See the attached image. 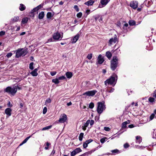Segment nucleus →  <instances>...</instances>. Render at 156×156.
Masks as SVG:
<instances>
[{"mask_svg":"<svg viewBox=\"0 0 156 156\" xmlns=\"http://www.w3.org/2000/svg\"><path fill=\"white\" fill-rule=\"evenodd\" d=\"M42 7V5H40L38 6H37L36 7V9H37V10H39L40 9H41Z\"/></svg>","mask_w":156,"mask_h":156,"instance_id":"obj_52","label":"nucleus"},{"mask_svg":"<svg viewBox=\"0 0 156 156\" xmlns=\"http://www.w3.org/2000/svg\"><path fill=\"white\" fill-rule=\"evenodd\" d=\"M27 53V49L23 50V48H19L16 50V57L18 58L21 56H24Z\"/></svg>","mask_w":156,"mask_h":156,"instance_id":"obj_3","label":"nucleus"},{"mask_svg":"<svg viewBox=\"0 0 156 156\" xmlns=\"http://www.w3.org/2000/svg\"><path fill=\"white\" fill-rule=\"evenodd\" d=\"M52 36L53 39L55 41L61 40L63 37V34L62 32H57L54 33Z\"/></svg>","mask_w":156,"mask_h":156,"instance_id":"obj_6","label":"nucleus"},{"mask_svg":"<svg viewBox=\"0 0 156 156\" xmlns=\"http://www.w3.org/2000/svg\"><path fill=\"white\" fill-rule=\"evenodd\" d=\"M72 104V103L71 102V101H70L67 104V105L68 106H69L71 105Z\"/></svg>","mask_w":156,"mask_h":156,"instance_id":"obj_63","label":"nucleus"},{"mask_svg":"<svg viewBox=\"0 0 156 156\" xmlns=\"http://www.w3.org/2000/svg\"><path fill=\"white\" fill-rule=\"evenodd\" d=\"M34 63L33 62H31L30 63L29 65V68L33 70L34 68L33 67Z\"/></svg>","mask_w":156,"mask_h":156,"instance_id":"obj_32","label":"nucleus"},{"mask_svg":"<svg viewBox=\"0 0 156 156\" xmlns=\"http://www.w3.org/2000/svg\"><path fill=\"white\" fill-rule=\"evenodd\" d=\"M12 53L11 52L7 54L6 56L7 57L9 58L12 56Z\"/></svg>","mask_w":156,"mask_h":156,"instance_id":"obj_45","label":"nucleus"},{"mask_svg":"<svg viewBox=\"0 0 156 156\" xmlns=\"http://www.w3.org/2000/svg\"><path fill=\"white\" fill-rule=\"evenodd\" d=\"M104 129L106 131H110V129L108 127H105Z\"/></svg>","mask_w":156,"mask_h":156,"instance_id":"obj_47","label":"nucleus"},{"mask_svg":"<svg viewBox=\"0 0 156 156\" xmlns=\"http://www.w3.org/2000/svg\"><path fill=\"white\" fill-rule=\"evenodd\" d=\"M135 141L136 143L140 144L142 142V138L140 136H137L135 137Z\"/></svg>","mask_w":156,"mask_h":156,"instance_id":"obj_15","label":"nucleus"},{"mask_svg":"<svg viewBox=\"0 0 156 156\" xmlns=\"http://www.w3.org/2000/svg\"><path fill=\"white\" fill-rule=\"evenodd\" d=\"M44 16V12H41L38 15V18L39 19H42Z\"/></svg>","mask_w":156,"mask_h":156,"instance_id":"obj_25","label":"nucleus"},{"mask_svg":"<svg viewBox=\"0 0 156 156\" xmlns=\"http://www.w3.org/2000/svg\"><path fill=\"white\" fill-rule=\"evenodd\" d=\"M130 6L133 9H136L138 7V3L136 1L132 2L130 3Z\"/></svg>","mask_w":156,"mask_h":156,"instance_id":"obj_12","label":"nucleus"},{"mask_svg":"<svg viewBox=\"0 0 156 156\" xmlns=\"http://www.w3.org/2000/svg\"><path fill=\"white\" fill-rule=\"evenodd\" d=\"M136 148L139 149H143V147L142 146H137Z\"/></svg>","mask_w":156,"mask_h":156,"instance_id":"obj_61","label":"nucleus"},{"mask_svg":"<svg viewBox=\"0 0 156 156\" xmlns=\"http://www.w3.org/2000/svg\"><path fill=\"white\" fill-rule=\"evenodd\" d=\"M97 92V91L96 90L88 91L83 93V95H86L88 96H92L94 95Z\"/></svg>","mask_w":156,"mask_h":156,"instance_id":"obj_8","label":"nucleus"},{"mask_svg":"<svg viewBox=\"0 0 156 156\" xmlns=\"http://www.w3.org/2000/svg\"><path fill=\"white\" fill-rule=\"evenodd\" d=\"M84 134L83 133H81L79 136V140L80 141H82V140L83 137V136Z\"/></svg>","mask_w":156,"mask_h":156,"instance_id":"obj_29","label":"nucleus"},{"mask_svg":"<svg viewBox=\"0 0 156 156\" xmlns=\"http://www.w3.org/2000/svg\"><path fill=\"white\" fill-rule=\"evenodd\" d=\"M51 102V100L50 98H48L45 101V103H50Z\"/></svg>","mask_w":156,"mask_h":156,"instance_id":"obj_53","label":"nucleus"},{"mask_svg":"<svg viewBox=\"0 0 156 156\" xmlns=\"http://www.w3.org/2000/svg\"><path fill=\"white\" fill-rule=\"evenodd\" d=\"M110 0H101L98 5V8H102L105 6Z\"/></svg>","mask_w":156,"mask_h":156,"instance_id":"obj_7","label":"nucleus"},{"mask_svg":"<svg viewBox=\"0 0 156 156\" xmlns=\"http://www.w3.org/2000/svg\"><path fill=\"white\" fill-rule=\"evenodd\" d=\"M54 39H53V38H49L48 40V42H53L54 41Z\"/></svg>","mask_w":156,"mask_h":156,"instance_id":"obj_55","label":"nucleus"},{"mask_svg":"<svg viewBox=\"0 0 156 156\" xmlns=\"http://www.w3.org/2000/svg\"><path fill=\"white\" fill-rule=\"evenodd\" d=\"M105 109V107L104 103L102 102H98L97 111L99 114H101Z\"/></svg>","mask_w":156,"mask_h":156,"instance_id":"obj_4","label":"nucleus"},{"mask_svg":"<svg viewBox=\"0 0 156 156\" xmlns=\"http://www.w3.org/2000/svg\"><path fill=\"white\" fill-rule=\"evenodd\" d=\"M92 57V54L91 53L88 54L87 56V58L89 60Z\"/></svg>","mask_w":156,"mask_h":156,"instance_id":"obj_34","label":"nucleus"},{"mask_svg":"<svg viewBox=\"0 0 156 156\" xmlns=\"http://www.w3.org/2000/svg\"><path fill=\"white\" fill-rule=\"evenodd\" d=\"M27 140L25 139L23 141V142H22V143L20 144V146H21L22 145V144H25V143H26L27 142Z\"/></svg>","mask_w":156,"mask_h":156,"instance_id":"obj_58","label":"nucleus"},{"mask_svg":"<svg viewBox=\"0 0 156 156\" xmlns=\"http://www.w3.org/2000/svg\"><path fill=\"white\" fill-rule=\"evenodd\" d=\"M19 17L18 16H14L11 19V21L13 22H15L19 20Z\"/></svg>","mask_w":156,"mask_h":156,"instance_id":"obj_21","label":"nucleus"},{"mask_svg":"<svg viewBox=\"0 0 156 156\" xmlns=\"http://www.w3.org/2000/svg\"><path fill=\"white\" fill-rule=\"evenodd\" d=\"M154 98L152 97L149 98L148 99L149 101L150 102H154Z\"/></svg>","mask_w":156,"mask_h":156,"instance_id":"obj_35","label":"nucleus"},{"mask_svg":"<svg viewBox=\"0 0 156 156\" xmlns=\"http://www.w3.org/2000/svg\"><path fill=\"white\" fill-rule=\"evenodd\" d=\"M129 146V144L128 143H126L124 145V147L125 148H127Z\"/></svg>","mask_w":156,"mask_h":156,"instance_id":"obj_51","label":"nucleus"},{"mask_svg":"<svg viewBox=\"0 0 156 156\" xmlns=\"http://www.w3.org/2000/svg\"><path fill=\"white\" fill-rule=\"evenodd\" d=\"M58 78H55V79H53L52 80V82L53 83H55V84H58L59 83Z\"/></svg>","mask_w":156,"mask_h":156,"instance_id":"obj_28","label":"nucleus"},{"mask_svg":"<svg viewBox=\"0 0 156 156\" xmlns=\"http://www.w3.org/2000/svg\"><path fill=\"white\" fill-rule=\"evenodd\" d=\"M154 118H156V110H154V113L152 114L150 116V120H152Z\"/></svg>","mask_w":156,"mask_h":156,"instance_id":"obj_18","label":"nucleus"},{"mask_svg":"<svg viewBox=\"0 0 156 156\" xmlns=\"http://www.w3.org/2000/svg\"><path fill=\"white\" fill-rule=\"evenodd\" d=\"M12 110L10 108H7L5 110V113L8 116H10L11 115Z\"/></svg>","mask_w":156,"mask_h":156,"instance_id":"obj_13","label":"nucleus"},{"mask_svg":"<svg viewBox=\"0 0 156 156\" xmlns=\"http://www.w3.org/2000/svg\"><path fill=\"white\" fill-rule=\"evenodd\" d=\"M98 62L97 64H102L104 61V58L102 57L101 55H99L97 58Z\"/></svg>","mask_w":156,"mask_h":156,"instance_id":"obj_11","label":"nucleus"},{"mask_svg":"<svg viewBox=\"0 0 156 156\" xmlns=\"http://www.w3.org/2000/svg\"><path fill=\"white\" fill-rule=\"evenodd\" d=\"M90 122V120H88L84 124V126H82L83 129L85 131L86 129V128L88 126Z\"/></svg>","mask_w":156,"mask_h":156,"instance_id":"obj_17","label":"nucleus"},{"mask_svg":"<svg viewBox=\"0 0 156 156\" xmlns=\"http://www.w3.org/2000/svg\"><path fill=\"white\" fill-rule=\"evenodd\" d=\"M106 56L108 58L110 59L112 56V54L109 51L106 52Z\"/></svg>","mask_w":156,"mask_h":156,"instance_id":"obj_23","label":"nucleus"},{"mask_svg":"<svg viewBox=\"0 0 156 156\" xmlns=\"http://www.w3.org/2000/svg\"><path fill=\"white\" fill-rule=\"evenodd\" d=\"M117 79V76L115 74H113L110 78L107 80L105 81V84L106 86L107 84H108L114 86L116 84Z\"/></svg>","mask_w":156,"mask_h":156,"instance_id":"obj_1","label":"nucleus"},{"mask_svg":"<svg viewBox=\"0 0 156 156\" xmlns=\"http://www.w3.org/2000/svg\"><path fill=\"white\" fill-rule=\"evenodd\" d=\"M100 17V16L98 15L97 17H95V19L96 20H97Z\"/></svg>","mask_w":156,"mask_h":156,"instance_id":"obj_62","label":"nucleus"},{"mask_svg":"<svg viewBox=\"0 0 156 156\" xmlns=\"http://www.w3.org/2000/svg\"><path fill=\"white\" fill-rule=\"evenodd\" d=\"M129 24L130 26H133L136 23L135 21L133 20H130L129 21Z\"/></svg>","mask_w":156,"mask_h":156,"instance_id":"obj_27","label":"nucleus"},{"mask_svg":"<svg viewBox=\"0 0 156 156\" xmlns=\"http://www.w3.org/2000/svg\"><path fill=\"white\" fill-rule=\"evenodd\" d=\"M114 88H112L110 90H108V92L110 93H112L114 91Z\"/></svg>","mask_w":156,"mask_h":156,"instance_id":"obj_59","label":"nucleus"},{"mask_svg":"<svg viewBox=\"0 0 156 156\" xmlns=\"http://www.w3.org/2000/svg\"><path fill=\"white\" fill-rule=\"evenodd\" d=\"M26 32H23L20 34V35H23L25 34Z\"/></svg>","mask_w":156,"mask_h":156,"instance_id":"obj_64","label":"nucleus"},{"mask_svg":"<svg viewBox=\"0 0 156 156\" xmlns=\"http://www.w3.org/2000/svg\"><path fill=\"white\" fill-rule=\"evenodd\" d=\"M94 121L93 120H90L89 123L90 125L91 126H92L94 124Z\"/></svg>","mask_w":156,"mask_h":156,"instance_id":"obj_44","label":"nucleus"},{"mask_svg":"<svg viewBox=\"0 0 156 156\" xmlns=\"http://www.w3.org/2000/svg\"><path fill=\"white\" fill-rule=\"evenodd\" d=\"M47 18L50 19L51 17V14L50 12H48L47 15Z\"/></svg>","mask_w":156,"mask_h":156,"instance_id":"obj_37","label":"nucleus"},{"mask_svg":"<svg viewBox=\"0 0 156 156\" xmlns=\"http://www.w3.org/2000/svg\"><path fill=\"white\" fill-rule=\"evenodd\" d=\"M153 96L154 97H156V91H154L153 94Z\"/></svg>","mask_w":156,"mask_h":156,"instance_id":"obj_60","label":"nucleus"},{"mask_svg":"<svg viewBox=\"0 0 156 156\" xmlns=\"http://www.w3.org/2000/svg\"><path fill=\"white\" fill-rule=\"evenodd\" d=\"M94 2V1L92 0H90L84 3V4L87 6L91 5H93Z\"/></svg>","mask_w":156,"mask_h":156,"instance_id":"obj_19","label":"nucleus"},{"mask_svg":"<svg viewBox=\"0 0 156 156\" xmlns=\"http://www.w3.org/2000/svg\"><path fill=\"white\" fill-rule=\"evenodd\" d=\"M50 144L48 143V142H46V147H45V150H48V146L50 145Z\"/></svg>","mask_w":156,"mask_h":156,"instance_id":"obj_43","label":"nucleus"},{"mask_svg":"<svg viewBox=\"0 0 156 156\" xmlns=\"http://www.w3.org/2000/svg\"><path fill=\"white\" fill-rule=\"evenodd\" d=\"M79 36L80 35L79 34H77L76 35L72 40V43L73 44L75 43L78 39Z\"/></svg>","mask_w":156,"mask_h":156,"instance_id":"obj_14","label":"nucleus"},{"mask_svg":"<svg viewBox=\"0 0 156 156\" xmlns=\"http://www.w3.org/2000/svg\"><path fill=\"white\" fill-rule=\"evenodd\" d=\"M91 151H89L85 153L83 155H84V156H88L89 154H91Z\"/></svg>","mask_w":156,"mask_h":156,"instance_id":"obj_36","label":"nucleus"},{"mask_svg":"<svg viewBox=\"0 0 156 156\" xmlns=\"http://www.w3.org/2000/svg\"><path fill=\"white\" fill-rule=\"evenodd\" d=\"M17 87H19L16 86H13L12 87H8L5 89L4 91L11 95L14 96L17 91Z\"/></svg>","mask_w":156,"mask_h":156,"instance_id":"obj_2","label":"nucleus"},{"mask_svg":"<svg viewBox=\"0 0 156 156\" xmlns=\"http://www.w3.org/2000/svg\"><path fill=\"white\" fill-rule=\"evenodd\" d=\"M67 119L66 115L63 114L62 115V116L58 120V122L60 123H64L65 122Z\"/></svg>","mask_w":156,"mask_h":156,"instance_id":"obj_10","label":"nucleus"},{"mask_svg":"<svg viewBox=\"0 0 156 156\" xmlns=\"http://www.w3.org/2000/svg\"><path fill=\"white\" fill-rule=\"evenodd\" d=\"M77 154V153H76V152L74 150L72 152H71V156H74Z\"/></svg>","mask_w":156,"mask_h":156,"instance_id":"obj_38","label":"nucleus"},{"mask_svg":"<svg viewBox=\"0 0 156 156\" xmlns=\"http://www.w3.org/2000/svg\"><path fill=\"white\" fill-rule=\"evenodd\" d=\"M25 6L23 4H20L19 7V9L20 11H23L25 9Z\"/></svg>","mask_w":156,"mask_h":156,"instance_id":"obj_26","label":"nucleus"},{"mask_svg":"<svg viewBox=\"0 0 156 156\" xmlns=\"http://www.w3.org/2000/svg\"><path fill=\"white\" fill-rule=\"evenodd\" d=\"M7 105L8 107H11L12 106V105L11 104V102L10 101L8 102V103L7 104Z\"/></svg>","mask_w":156,"mask_h":156,"instance_id":"obj_56","label":"nucleus"},{"mask_svg":"<svg viewBox=\"0 0 156 156\" xmlns=\"http://www.w3.org/2000/svg\"><path fill=\"white\" fill-rule=\"evenodd\" d=\"M5 32L4 31H2L0 32V36H2L5 34Z\"/></svg>","mask_w":156,"mask_h":156,"instance_id":"obj_54","label":"nucleus"},{"mask_svg":"<svg viewBox=\"0 0 156 156\" xmlns=\"http://www.w3.org/2000/svg\"><path fill=\"white\" fill-rule=\"evenodd\" d=\"M118 41L117 36L116 35H115L114 38H112L109 40L108 42L109 45H111L112 44L115 43Z\"/></svg>","mask_w":156,"mask_h":156,"instance_id":"obj_9","label":"nucleus"},{"mask_svg":"<svg viewBox=\"0 0 156 156\" xmlns=\"http://www.w3.org/2000/svg\"><path fill=\"white\" fill-rule=\"evenodd\" d=\"M59 80H63L66 79V77L64 76H62L58 77Z\"/></svg>","mask_w":156,"mask_h":156,"instance_id":"obj_49","label":"nucleus"},{"mask_svg":"<svg viewBox=\"0 0 156 156\" xmlns=\"http://www.w3.org/2000/svg\"><path fill=\"white\" fill-rule=\"evenodd\" d=\"M51 126H46V127H45L43 128L42 129V130H45L48 129H50L51 128Z\"/></svg>","mask_w":156,"mask_h":156,"instance_id":"obj_31","label":"nucleus"},{"mask_svg":"<svg viewBox=\"0 0 156 156\" xmlns=\"http://www.w3.org/2000/svg\"><path fill=\"white\" fill-rule=\"evenodd\" d=\"M56 73H57L56 71H52L50 72V74L52 76L55 75Z\"/></svg>","mask_w":156,"mask_h":156,"instance_id":"obj_46","label":"nucleus"},{"mask_svg":"<svg viewBox=\"0 0 156 156\" xmlns=\"http://www.w3.org/2000/svg\"><path fill=\"white\" fill-rule=\"evenodd\" d=\"M129 120L123 122L122 124V127L123 128H126V125L129 124Z\"/></svg>","mask_w":156,"mask_h":156,"instance_id":"obj_24","label":"nucleus"},{"mask_svg":"<svg viewBox=\"0 0 156 156\" xmlns=\"http://www.w3.org/2000/svg\"><path fill=\"white\" fill-rule=\"evenodd\" d=\"M74 9L76 10L77 12H79V9L78 8V7L77 5H75L74 6Z\"/></svg>","mask_w":156,"mask_h":156,"instance_id":"obj_42","label":"nucleus"},{"mask_svg":"<svg viewBox=\"0 0 156 156\" xmlns=\"http://www.w3.org/2000/svg\"><path fill=\"white\" fill-rule=\"evenodd\" d=\"M87 145H88V144H87L86 143L84 142L83 144V148H86L87 146Z\"/></svg>","mask_w":156,"mask_h":156,"instance_id":"obj_57","label":"nucleus"},{"mask_svg":"<svg viewBox=\"0 0 156 156\" xmlns=\"http://www.w3.org/2000/svg\"><path fill=\"white\" fill-rule=\"evenodd\" d=\"M28 21V18L27 17H25L23 18L22 20L21 23L22 24H25Z\"/></svg>","mask_w":156,"mask_h":156,"instance_id":"obj_22","label":"nucleus"},{"mask_svg":"<svg viewBox=\"0 0 156 156\" xmlns=\"http://www.w3.org/2000/svg\"><path fill=\"white\" fill-rule=\"evenodd\" d=\"M94 106V103L93 102H91L89 105V107L90 109L93 108Z\"/></svg>","mask_w":156,"mask_h":156,"instance_id":"obj_30","label":"nucleus"},{"mask_svg":"<svg viewBox=\"0 0 156 156\" xmlns=\"http://www.w3.org/2000/svg\"><path fill=\"white\" fill-rule=\"evenodd\" d=\"M74 150L77 153H78L82 151L80 149V148H77L76 149Z\"/></svg>","mask_w":156,"mask_h":156,"instance_id":"obj_33","label":"nucleus"},{"mask_svg":"<svg viewBox=\"0 0 156 156\" xmlns=\"http://www.w3.org/2000/svg\"><path fill=\"white\" fill-rule=\"evenodd\" d=\"M47 112V108L46 107H45L44 109H43V114H45L46 113V112Z\"/></svg>","mask_w":156,"mask_h":156,"instance_id":"obj_50","label":"nucleus"},{"mask_svg":"<svg viewBox=\"0 0 156 156\" xmlns=\"http://www.w3.org/2000/svg\"><path fill=\"white\" fill-rule=\"evenodd\" d=\"M82 15V13L81 12H80L77 14L76 16L78 18H80L81 17Z\"/></svg>","mask_w":156,"mask_h":156,"instance_id":"obj_39","label":"nucleus"},{"mask_svg":"<svg viewBox=\"0 0 156 156\" xmlns=\"http://www.w3.org/2000/svg\"><path fill=\"white\" fill-rule=\"evenodd\" d=\"M106 139L107 138L106 137L101 139L100 140L101 142L102 143H103L105 142Z\"/></svg>","mask_w":156,"mask_h":156,"instance_id":"obj_41","label":"nucleus"},{"mask_svg":"<svg viewBox=\"0 0 156 156\" xmlns=\"http://www.w3.org/2000/svg\"><path fill=\"white\" fill-rule=\"evenodd\" d=\"M111 152L112 153H119V151L117 149H115V150H112L111 151Z\"/></svg>","mask_w":156,"mask_h":156,"instance_id":"obj_40","label":"nucleus"},{"mask_svg":"<svg viewBox=\"0 0 156 156\" xmlns=\"http://www.w3.org/2000/svg\"><path fill=\"white\" fill-rule=\"evenodd\" d=\"M37 71L38 69L37 68L35 69L33 71L30 73V74L33 76H36L38 75V73H37Z\"/></svg>","mask_w":156,"mask_h":156,"instance_id":"obj_16","label":"nucleus"},{"mask_svg":"<svg viewBox=\"0 0 156 156\" xmlns=\"http://www.w3.org/2000/svg\"><path fill=\"white\" fill-rule=\"evenodd\" d=\"M118 64V59L116 56H114L111 61V69L114 70L117 66Z\"/></svg>","mask_w":156,"mask_h":156,"instance_id":"obj_5","label":"nucleus"},{"mask_svg":"<svg viewBox=\"0 0 156 156\" xmlns=\"http://www.w3.org/2000/svg\"><path fill=\"white\" fill-rule=\"evenodd\" d=\"M66 75L68 79L71 78L73 76V74L71 72H68L66 73Z\"/></svg>","mask_w":156,"mask_h":156,"instance_id":"obj_20","label":"nucleus"},{"mask_svg":"<svg viewBox=\"0 0 156 156\" xmlns=\"http://www.w3.org/2000/svg\"><path fill=\"white\" fill-rule=\"evenodd\" d=\"M92 141V140L91 139H90L86 140L85 142L87 144H88L90 143Z\"/></svg>","mask_w":156,"mask_h":156,"instance_id":"obj_48","label":"nucleus"}]
</instances>
